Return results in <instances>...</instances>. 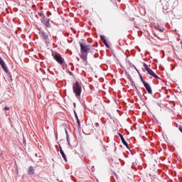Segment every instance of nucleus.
<instances>
[{"label": "nucleus", "instance_id": "obj_5", "mask_svg": "<svg viewBox=\"0 0 182 182\" xmlns=\"http://www.w3.org/2000/svg\"><path fill=\"white\" fill-rule=\"evenodd\" d=\"M0 65L2 69H4V70L6 72V73H8V68H6V65H5V62H4V60L1 57H0Z\"/></svg>", "mask_w": 182, "mask_h": 182}, {"label": "nucleus", "instance_id": "obj_7", "mask_svg": "<svg viewBox=\"0 0 182 182\" xmlns=\"http://www.w3.org/2000/svg\"><path fill=\"white\" fill-rule=\"evenodd\" d=\"M144 85L145 86L148 93L151 94V88L150 87V85L146 82H144Z\"/></svg>", "mask_w": 182, "mask_h": 182}, {"label": "nucleus", "instance_id": "obj_10", "mask_svg": "<svg viewBox=\"0 0 182 182\" xmlns=\"http://www.w3.org/2000/svg\"><path fill=\"white\" fill-rule=\"evenodd\" d=\"M63 159L65 160V161H68V159H66V155L65 154V152H63V150H61V152H60Z\"/></svg>", "mask_w": 182, "mask_h": 182}, {"label": "nucleus", "instance_id": "obj_17", "mask_svg": "<svg viewBox=\"0 0 182 182\" xmlns=\"http://www.w3.org/2000/svg\"><path fill=\"white\" fill-rule=\"evenodd\" d=\"M61 150H63V149H62V146H60V153H61Z\"/></svg>", "mask_w": 182, "mask_h": 182}, {"label": "nucleus", "instance_id": "obj_4", "mask_svg": "<svg viewBox=\"0 0 182 182\" xmlns=\"http://www.w3.org/2000/svg\"><path fill=\"white\" fill-rule=\"evenodd\" d=\"M54 59L58 63H63V58H62V55L60 54H55L54 55Z\"/></svg>", "mask_w": 182, "mask_h": 182}, {"label": "nucleus", "instance_id": "obj_8", "mask_svg": "<svg viewBox=\"0 0 182 182\" xmlns=\"http://www.w3.org/2000/svg\"><path fill=\"white\" fill-rule=\"evenodd\" d=\"M120 139L124 146H126L127 149H129V144H127V142H126V140H124V138H123V136L122 134H119Z\"/></svg>", "mask_w": 182, "mask_h": 182}, {"label": "nucleus", "instance_id": "obj_14", "mask_svg": "<svg viewBox=\"0 0 182 182\" xmlns=\"http://www.w3.org/2000/svg\"><path fill=\"white\" fill-rule=\"evenodd\" d=\"M75 117L77 118V122L79 123V118H77V114H75Z\"/></svg>", "mask_w": 182, "mask_h": 182}, {"label": "nucleus", "instance_id": "obj_18", "mask_svg": "<svg viewBox=\"0 0 182 182\" xmlns=\"http://www.w3.org/2000/svg\"><path fill=\"white\" fill-rule=\"evenodd\" d=\"M46 26H49V24H46Z\"/></svg>", "mask_w": 182, "mask_h": 182}, {"label": "nucleus", "instance_id": "obj_2", "mask_svg": "<svg viewBox=\"0 0 182 182\" xmlns=\"http://www.w3.org/2000/svg\"><path fill=\"white\" fill-rule=\"evenodd\" d=\"M144 67L145 68V70H146V72H148L149 75H150L151 76H153V77H155L156 79L159 77L157 75H156V73H154V72H153L151 69L149 68L148 65L144 64Z\"/></svg>", "mask_w": 182, "mask_h": 182}, {"label": "nucleus", "instance_id": "obj_13", "mask_svg": "<svg viewBox=\"0 0 182 182\" xmlns=\"http://www.w3.org/2000/svg\"><path fill=\"white\" fill-rule=\"evenodd\" d=\"M4 109L5 110H9V107H4Z\"/></svg>", "mask_w": 182, "mask_h": 182}, {"label": "nucleus", "instance_id": "obj_11", "mask_svg": "<svg viewBox=\"0 0 182 182\" xmlns=\"http://www.w3.org/2000/svg\"><path fill=\"white\" fill-rule=\"evenodd\" d=\"M131 83L132 86H134V87L136 88V85H134V81H131Z\"/></svg>", "mask_w": 182, "mask_h": 182}, {"label": "nucleus", "instance_id": "obj_9", "mask_svg": "<svg viewBox=\"0 0 182 182\" xmlns=\"http://www.w3.org/2000/svg\"><path fill=\"white\" fill-rule=\"evenodd\" d=\"M100 38L102 39V42H104L105 46L109 48V44H107V41H106V37L105 36H100Z\"/></svg>", "mask_w": 182, "mask_h": 182}, {"label": "nucleus", "instance_id": "obj_12", "mask_svg": "<svg viewBox=\"0 0 182 182\" xmlns=\"http://www.w3.org/2000/svg\"><path fill=\"white\" fill-rule=\"evenodd\" d=\"M81 58H82V59H84V60H86V56L81 55Z\"/></svg>", "mask_w": 182, "mask_h": 182}, {"label": "nucleus", "instance_id": "obj_15", "mask_svg": "<svg viewBox=\"0 0 182 182\" xmlns=\"http://www.w3.org/2000/svg\"><path fill=\"white\" fill-rule=\"evenodd\" d=\"M67 141L68 142L69 146H70V142H69V139H68V136H67Z\"/></svg>", "mask_w": 182, "mask_h": 182}, {"label": "nucleus", "instance_id": "obj_6", "mask_svg": "<svg viewBox=\"0 0 182 182\" xmlns=\"http://www.w3.org/2000/svg\"><path fill=\"white\" fill-rule=\"evenodd\" d=\"M28 174H29L30 176L32 174H35V168H33V166H29L28 168Z\"/></svg>", "mask_w": 182, "mask_h": 182}, {"label": "nucleus", "instance_id": "obj_1", "mask_svg": "<svg viewBox=\"0 0 182 182\" xmlns=\"http://www.w3.org/2000/svg\"><path fill=\"white\" fill-rule=\"evenodd\" d=\"M73 90L77 97L79 98V96H80V93H82V86H80V84H79V82L75 83L73 86Z\"/></svg>", "mask_w": 182, "mask_h": 182}, {"label": "nucleus", "instance_id": "obj_16", "mask_svg": "<svg viewBox=\"0 0 182 182\" xmlns=\"http://www.w3.org/2000/svg\"><path fill=\"white\" fill-rule=\"evenodd\" d=\"M179 130H180V132H181V133H182V127H179Z\"/></svg>", "mask_w": 182, "mask_h": 182}, {"label": "nucleus", "instance_id": "obj_3", "mask_svg": "<svg viewBox=\"0 0 182 182\" xmlns=\"http://www.w3.org/2000/svg\"><path fill=\"white\" fill-rule=\"evenodd\" d=\"M82 53H86L90 49V46L80 43Z\"/></svg>", "mask_w": 182, "mask_h": 182}]
</instances>
